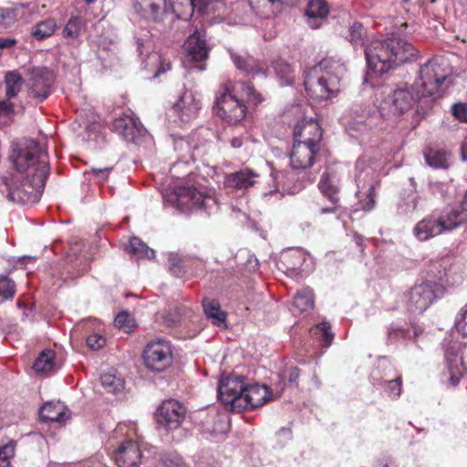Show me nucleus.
<instances>
[{
  "label": "nucleus",
  "mask_w": 467,
  "mask_h": 467,
  "mask_svg": "<svg viewBox=\"0 0 467 467\" xmlns=\"http://www.w3.org/2000/svg\"><path fill=\"white\" fill-rule=\"evenodd\" d=\"M433 274L437 282H425L415 285L406 294V307L411 313H423L439 296L446 286L453 285L459 279L450 258H441L433 264Z\"/></svg>",
  "instance_id": "2"
},
{
  "label": "nucleus",
  "mask_w": 467,
  "mask_h": 467,
  "mask_svg": "<svg viewBox=\"0 0 467 467\" xmlns=\"http://www.w3.org/2000/svg\"><path fill=\"white\" fill-rule=\"evenodd\" d=\"M258 174L252 170L244 169L236 172L231 173L226 177V184L237 190H245L254 186L256 183Z\"/></svg>",
  "instance_id": "28"
},
{
  "label": "nucleus",
  "mask_w": 467,
  "mask_h": 467,
  "mask_svg": "<svg viewBox=\"0 0 467 467\" xmlns=\"http://www.w3.org/2000/svg\"><path fill=\"white\" fill-rule=\"evenodd\" d=\"M272 67L276 77L285 85H290L295 79V69L291 64L283 58H276L273 61Z\"/></svg>",
  "instance_id": "34"
},
{
  "label": "nucleus",
  "mask_w": 467,
  "mask_h": 467,
  "mask_svg": "<svg viewBox=\"0 0 467 467\" xmlns=\"http://www.w3.org/2000/svg\"><path fill=\"white\" fill-rule=\"evenodd\" d=\"M183 48L185 57L189 63H199L195 67L200 70H204L202 64L209 57L210 48L207 46L205 36L201 35L197 28L186 39Z\"/></svg>",
  "instance_id": "14"
},
{
  "label": "nucleus",
  "mask_w": 467,
  "mask_h": 467,
  "mask_svg": "<svg viewBox=\"0 0 467 467\" xmlns=\"http://www.w3.org/2000/svg\"><path fill=\"white\" fill-rule=\"evenodd\" d=\"M437 217L443 234L467 224V213L463 210L461 203L456 206L445 208L437 214Z\"/></svg>",
  "instance_id": "18"
},
{
  "label": "nucleus",
  "mask_w": 467,
  "mask_h": 467,
  "mask_svg": "<svg viewBox=\"0 0 467 467\" xmlns=\"http://www.w3.org/2000/svg\"><path fill=\"white\" fill-rule=\"evenodd\" d=\"M416 54V47L399 36L374 40L365 49L369 67L378 74L411 60Z\"/></svg>",
  "instance_id": "3"
},
{
  "label": "nucleus",
  "mask_w": 467,
  "mask_h": 467,
  "mask_svg": "<svg viewBox=\"0 0 467 467\" xmlns=\"http://www.w3.org/2000/svg\"><path fill=\"white\" fill-rule=\"evenodd\" d=\"M48 176L39 175L27 176L20 174H10L3 177V183L7 192L6 197L9 201L20 204L36 203L39 201L43 189Z\"/></svg>",
  "instance_id": "6"
},
{
  "label": "nucleus",
  "mask_w": 467,
  "mask_h": 467,
  "mask_svg": "<svg viewBox=\"0 0 467 467\" xmlns=\"http://www.w3.org/2000/svg\"><path fill=\"white\" fill-rule=\"evenodd\" d=\"M44 421L64 423L70 417L69 410L61 402H47L40 409Z\"/></svg>",
  "instance_id": "27"
},
{
  "label": "nucleus",
  "mask_w": 467,
  "mask_h": 467,
  "mask_svg": "<svg viewBox=\"0 0 467 467\" xmlns=\"http://www.w3.org/2000/svg\"><path fill=\"white\" fill-rule=\"evenodd\" d=\"M234 63L240 71L245 73L247 76H254L265 72V65L250 56H236L234 57Z\"/></svg>",
  "instance_id": "29"
},
{
  "label": "nucleus",
  "mask_w": 467,
  "mask_h": 467,
  "mask_svg": "<svg viewBox=\"0 0 467 467\" xmlns=\"http://www.w3.org/2000/svg\"><path fill=\"white\" fill-rule=\"evenodd\" d=\"M202 307L206 317L211 319L213 325L220 327L226 321V313L221 309L217 299H203Z\"/></svg>",
  "instance_id": "30"
},
{
  "label": "nucleus",
  "mask_w": 467,
  "mask_h": 467,
  "mask_svg": "<svg viewBox=\"0 0 467 467\" xmlns=\"http://www.w3.org/2000/svg\"><path fill=\"white\" fill-rule=\"evenodd\" d=\"M171 201L182 211H208L216 205L211 195L197 191L195 187L178 185L171 194Z\"/></svg>",
  "instance_id": "8"
},
{
  "label": "nucleus",
  "mask_w": 467,
  "mask_h": 467,
  "mask_svg": "<svg viewBox=\"0 0 467 467\" xmlns=\"http://www.w3.org/2000/svg\"><path fill=\"white\" fill-rule=\"evenodd\" d=\"M192 9L201 15L210 14L223 7V4L220 1H208V0H191Z\"/></svg>",
  "instance_id": "43"
},
{
  "label": "nucleus",
  "mask_w": 467,
  "mask_h": 467,
  "mask_svg": "<svg viewBox=\"0 0 467 467\" xmlns=\"http://www.w3.org/2000/svg\"><path fill=\"white\" fill-rule=\"evenodd\" d=\"M141 358L148 370L152 372H163L173 362L172 345L164 337H156L148 341L145 345Z\"/></svg>",
  "instance_id": "7"
},
{
  "label": "nucleus",
  "mask_w": 467,
  "mask_h": 467,
  "mask_svg": "<svg viewBox=\"0 0 467 467\" xmlns=\"http://www.w3.org/2000/svg\"><path fill=\"white\" fill-rule=\"evenodd\" d=\"M28 96L37 103L46 100L53 91L55 72L47 67H34L28 72Z\"/></svg>",
  "instance_id": "10"
},
{
  "label": "nucleus",
  "mask_w": 467,
  "mask_h": 467,
  "mask_svg": "<svg viewBox=\"0 0 467 467\" xmlns=\"http://www.w3.org/2000/svg\"><path fill=\"white\" fill-rule=\"evenodd\" d=\"M409 335V331L400 327H396L394 325H391L388 328V336L389 341H396L398 338L402 337L405 338Z\"/></svg>",
  "instance_id": "56"
},
{
  "label": "nucleus",
  "mask_w": 467,
  "mask_h": 467,
  "mask_svg": "<svg viewBox=\"0 0 467 467\" xmlns=\"http://www.w3.org/2000/svg\"><path fill=\"white\" fill-rule=\"evenodd\" d=\"M17 43L15 37H0V51L3 49H8L14 47Z\"/></svg>",
  "instance_id": "60"
},
{
  "label": "nucleus",
  "mask_w": 467,
  "mask_h": 467,
  "mask_svg": "<svg viewBox=\"0 0 467 467\" xmlns=\"http://www.w3.org/2000/svg\"><path fill=\"white\" fill-rule=\"evenodd\" d=\"M230 142L233 148L237 149L243 145L244 140L242 137H234Z\"/></svg>",
  "instance_id": "61"
},
{
  "label": "nucleus",
  "mask_w": 467,
  "mask_h": 467,
  "mask_svg": "<svg viewBox=\"0 0 467 467\" xmlns=\"http://www.w3.org/2000/svg\"><path fill=\"white\" fill-rule=\"evenodd\" d=\"M16 294V284L6 275H0V297L12 299Z\"/></svg>",
  "instance_id": "47"
},
{
  "label": "nucleus",
  "mask_w": 467,
  "mask_h": 467,
  "mask_svg": "<svg viewBox=\"0 0 467 467\" xmlns=\"http://www.w3.org/2000/svg\"><path fill=\"white\" fill-rule=\"evenodd\" d=\"M16 446V442L14 441H11L7 444H5L0 448V462H3L5 463V465L3 467L9 466V460L15 456Z\"/></svg>",
  "instance_id": "50"
},
{
  "label": "nucleus",
  "mask_w": 467,
  "mask_h": 467,
  "mask_svg": "<svg viewBox=\"0 0 467 467\" xmlns=\"http://www.w3.org/2000/svg\"><path fill=\"white\" fill-rule=\"evenodd\" d=\"M171 68V65L170 62L168 63H161V67H159V69L157 70L155 76H159L161 73H164L168 70H170Z\"/></svg>",
  "instance_id": "62"
},
{
  "label": "nucleus",
  "mask_w": 467,
  "mask_h": 467,
  "mask_svg": "<svg viewBox=\"0 0 467 467\" xmlns=\"http://www.w3.org/2000/svg\"><path fill=\"white\" fill-rule=\"evenodd\" d=\"M95 1H96V0H85V2H86L87 4H92V3H94Z\"/></svg>",
  "instance_id": "64"
},
{
  "label": "nucleus",
  "mask_w": 467,
  "mask_h": 467,
  "mask_svg": "<svg viewBox=\"0 0 467 467\" xmlns=\"http://www.w3.org/2000/svg\"><path fill=\"white\" fill-rule=\"evenodd\" d=\"M264 100V96L250 82L227 80L217 92L215 105L218 115L227 123L234 125L244 119L246 103L257 106Z\"/></svg>",
  "instance_id": "1"
},
{
  "label": "nucleus",
  "mask_w": 467,
  "mask_h": 467,
  "mask_svg": "<svg viewBox=\"0 0 467 467\" xmlns=\"http://www.w3.org/2000/svg\"><path fill=\"white\" fill-rule=\"evenodd\" d=\"M112 129L130 142H137L146 132L140 120L128 114H123L114 119Z\"/></svg>",
  "instance_id": "17"
},
{
  "label": "nucleus",
  "mask_w": 467,
  "mask_h": 467,
  "mask_svg": "<svg viewBox=\"0 0 467 467\" xmlns=\"http://www.w3.org/2000/svg\"><path fill=\"white\" fill-rule=\"evenodd\" d=\"M304 262L305 255L302 251L290 249L281 254L278 268L289 276H298Z\"/></svg>",
  "instance_id": "22"
},
{
  "label": "nucleus",
  "mask_w": 467,
  "mask_h": 467,
  "mask_svg": "<svg viewBox=\"0 0 467 467\" xmlns=\"http://www.w3.org/2000/svg\"><path fill=\"white\" fill-rule=\"evenodd\" d=\"M100 382L104 389L109 393H117L123 389L124 381L111 373H104L100 376Z\"/></svg>",
  "instance_id": "41"
},
{
  "label": "nucleus",
  "mask_w": 467,
  "mask_h": 467,
  "mask_svg": "<svg viewBox=\"0 0 467 467\" xmlns=\"http://www.w3.org/2000/svg\"><path fill=\"white\" fill-rule=\"evenodd\" d=\"M113 169V164L105 166H92L90 168L89 173H91L95 178L104 182L109 178Z\"/></svg>",
  "instance_id": "52"
},
{
  "label": "nucleus",
  "mask_w": 467,
  "mask_h": 467,
  "mask_svg": "<svg viewBox=\"0 0 467 467\" xmlns=\"http://www.w3.org/2000/svg\"><path fill=\"white\" fill-rule=\"evenodd\" d=\"M16 174L27 176L32 175L49 176V165L47 153L42 150L40 144L32 139H22L13 141L8 155Z\"/></svg>",
  "instance_id": "4"
},
{
  "label": "nucleus",
  "mask_w": 467,
  "mask_h": 467,
  "mask_svg": "<svg viewBox=\"0 0 467 467\" xmlns=\"http://www.w3.org/2000/svg\"><path fill=\"white\" fill-rule=\"evenodd\" d=\"M245 379L242 376H229L223 379L218 386V396L224 404H230L237 411L243 393L246 388Z\"/></svg>",
  "instance_id": "12"
},
{
  "label": "nucleus",
  "mask_w": 467,
  "mask_h": 467,
  "mask_svg": "<svg viewBox=\"0 0 467 467\" xmlns=\"http://www.w3.org/2000/svg\"><path fill=\"white\" fill-rule=\"evenodd\" d=\"M130 252L148 259H151L155 256L154 250L150 249L145 244L141 243L139 238L135 237L130 241Z\"/></svg>",
  "instance_id": "44"
},
{
  "label": "nucleus",
  "mask_w": 467,
  "mask_h": 467,
  "mask_svg": "<svg viewBox=\"0 0 467 467\" xmlns=\"http://www.w3.org/2000/svg\"><path fill=\"white\" fill-rule=\"evenodd\" d=\"M15 104L6 98L0 99V119L5 118L11 120L15 115Z\"/></svg>",
  "instance_id": "53"
},
{
  "label": "nucleus",
  "mask_w": 467,
  "mask_h": 467,
  "mask_svg": "<svg viewBox=\"0 0 467 467\" xmlns=\"http://www.w3.org/2000/svg\"><path fill=\"white\" fill-rule=\"evenodd\" d=\"M57 28V20L55 18L49 17L36 23L32 28L31 35L36 40H44L51 36Z\"/></svg>",
  "instance_id": "36"
},
{
  "label": "nucleus",
  "mask_w": 467,
  "mask_h": 467,
  "mask_svg": "<svg viewBox=\"0 0 467 467\" xmlns=\"http://www.w3.org/2000/svg\"><path fill=\"white\" fill-rule=\"evenodd\" d=\"M5 98L12 99L16 98L21 91L24 79L16 71H8L5 75Z\"/></svg>",
  "instance_id": "33"
},
{
  "label": "nucleus",
  "mask_w": 467,
  "mask_h": 467,
  "mask_svg": "<svg viewBox=\"0 0 467 467\" xmlns=\"http://www.w3.org/2000/svg\"><path fill=\"white\" fill-rule=\"evenodd\" d=\"M440 225L437 214H430L415 224L413 228L414 236L419 241L424 242L432 237L442 234L443 232Z\"/></svg>",
  "instance_id": "23"
},
{
  "label": "nucleus",
  "mask_w": 467,
  "mask_h": 467,
  "mask_svg": "<svg viewBox=\"0 0 467 467\" xmlns=\"http://www.w3.org/2000/svg\"><path fill=\"white\" fill-rule=\"evenodd\" d=\"M114 457L119 467H136L140 462L141 451L136 441L127 440L116 450Z\"/></svg>",
  "instance_id": "20"
},
{
  "label": "nucleus",
  "mask_w": 467,
  "mask_h": 467,
  "mask_svg": "<svg viewBox=\"0 0 467 467\" xmlns=\"http://www.w3.org/2000/svg\"><path fill=\"white\" fill-rule=\"evenodd\" d=\"M86 26V21L82 16H71L63 29V36L66 38L76 39L79 36Z\"/></svg>",
  "instance_id": "37"
},
{
  "label": "nucleus",
  "mask_w": 467,
  "mask_h": 467,
  "mask_svg": "<svg viewBox=\"0 0 467 467\" xmlns=\"http://www.w3.org/2000/svg\"><path fill=\"white\" fill-rule=\"evenodd\" d=\"M367 35V30L363 26L360 22L355 21L353 22L348 28V35L347 36V39L354 46V47H365V36Z\"/></svg>",
  "instance_id": "40"
},
{
  "label": "nucleus",
  "mask_w": 467,
  "mask_h": 467,
  "mask_svg": "<svg viewBox=\"0 0 467 467\" xmlns=\"http://www.w3.org/2000/svg\"><path fill=\"white\" fill-rule=\"evenodd\" d=\"M293 305L300 313L313 309L315 305L313 290L309 287L298 290L294 296Z\"/></svg>",
  "instance_id": "35"
},
{
  "label": "nucleus",
  "mask_w": 467,
  "mask_h": 467,
  "mask_svg": "<svg viewBox=\"0 0 467 467\" xmlns=\"http://www.w3.org/2000/svg\"><path fill=\"white\" fill-rule=\"evenodd\" d=\"M323 147L294 141L290 152L292 168L306 170L311 168L321 158Z\"/></svg>",
  "instance_id": "13"
},
{
  "label": "nucleus",
  "mask_w": 467,
  "mask_h": 467,
  "mask_svg": "<svg viewBox=\"0 0 467 467\" xmlns=\"http://www.w3.org/2000/svg\"><path fill=\"white\" fill-rule=\"evenodd\" d=\"M55 353L51 349L43 350L33 364V368L36 373H47L53 368V360Z\"/></svg>",
  "instance_id": "38"
},
{
  "label": "nucleus",
  "mask_w": 467,
  "mask_h": 467,
  "mask_svg": "<svg viewBox=\"0 0 467 467\" xmlns=\"http://www.w3.org/2000/svg\"><path fill=\"white\" fill-rule=\"evenodd\" d=\"M86 342L88 348H90L93 350H98L105 346L106 338L102 335L95 333L89 335L87 337Z\"/></svg>",
  "instance_id": "54"
},
{
  "label": "nucleus",
  "mask_w": 467,
  "mask_h": 467,
  "mask_svg": "<svg viewBox=\"0 0 467 467\" xmlns=\"http://www.w3.org/2000/svg\"><path fill=\"white\" fill-rule=\"evenodd\" d=\"M129 320V315L126 312H120L114 320L115 326L122 328L127 326V322Z\"/></svg>",
  "instance_id": "59"
},
{
  "label": "nucleus",
  "mask_w": 467,
  "mask_h": 467,
  "mask_svg": "<svg viewBox=\"0 0 467 467\" xmlns=\"http://www.w3.org/2000/svg\"><path fill=\"white\" fill-rule=\"evenodd\" d=\"M161 462L165 467H187L182 457L176 453L163 455Z\"/></svg>",
  "instance_id": "51"
},
{
  "label": "nucleus",
  "mask_w": 467,
  "mask_h": 467,
  "mask_svg": "<svg viewBox=\"0 0 467 467\" xmlns=\"http://www.w3.org/2000/svg\"><path fill=\"white\" fill-rule=\"evenodd\" d=\"M271 400L270 389L265 385L254 383L246 385L243 393V399L240 401L241 406H238L237 411L252 410L260 406H263Z\"/></svg>",
  "instance_id": "16"
},
{
  "label": "nucleus",
  "mask_w": 467,
  "mask_h": 467,
  "mask_svg": "<svg viewBox=\"0 0 467 467\" xmlns=\"http://www.w3.org/2000/svg\"><path fill=\"white\" fill-rule=\"evenodd\" d=\"M300 371L295 366H286L280 373V379L285 384L297 387Z\"/></svg>",
  "instance_id": "45"
},
{
  "label": "nucleus",
  "mask_w": 467,
  "mask_h": 467,
  "mask_svg": "<svg viewBox=\"0 0 467 467\" xmlns=\"http://www.w3.org/2000/svg\"><path fill=\"white\" fill-rule=\"evenodd\" d=\"M456 326L458 330L462 331L463 334L467 335V304H466V309L462 314V317L457 320Z\"/></svg>",
  "instance_id": "58"
},
{
  "label": "nucleus",
  "mask_w": 467,
  "mask_h": 467,
  "mask_svg": "<svg viewBox=\"0 0 467 467\" xmlns=\"http://www.w3.org/2000/svg\"><path fill=\"white\" fill-rule=\"evenodd\" d=\"M163 2V0H134L133 7L141 17L158 22L161 20L164 14Z\"/></svg>",
  "instance_id": "25"
},
{
  "label": "nucleus",
  "mask_w": 467,
  "mask_h": 467,
  "mask_svg": "<svg viewBox=\"0 0 467 467\" xmlns=\"http://www.w3.org/2000/svg\"><path fill=\"white\" fill-rule=\"evenodd\" d=\"M185 407L175 400L161 402L155 413L157 422L167 430H176L185 418Z\"/></svg>",
  "instance_id": "11"
},
{
  "label": "nucleus",
  "mask_w": 467,
  "mask_h": 467,
  "mask_svg": "<svg viewBox=\"0 0 467 467\" xmlns=\"http://www.w3.org/2000/svg\"><path fill=\"white\" fill-rule=\"evenodd\" d=\"M318 189L329 202L330 204L326 207H320V213H334L337 212L340 197L339 188L334 183L327 172H324L318 182Z\"/></svg>",
  "instance_id": "21"
},
{
  "label": "nucleus",
  "mask_w": 467,
  "mask_h": 467,
  "mask_svg": "<svg viewBox=\"0 0 467 467\" xmlns=\"http://www.w3.org/2000/svg\"><path fill=\"white\" fill-rule=\"evenodd\" d=\"M329 13V5L326 0H309L306 15L309 18H326Z\"/></svg>",
  "instance_id": "39"
},
{
  "label": "nucleus",
  "mask_w": 467,
  "mask_h": 467,
  "mask_svg": "<svg viewBox=\"0 0 467 467\" xmlns=\"http://www.w3.org/2000/svg\"><path fill=\"white\" fill-rule=\"evenodd\" d=\"M317 332L324 347L327 348L332 344L335 335L332 333L331 326L328 322L323 321L317 325Z\"/></svg>",
  "instance_id": "46"
},
{
  "label": "nucleus",
  "mask_w": 467,
  "mask_h": 467,
  "mask_svg": "<svg viewBox=\"0 0 467 467\" xmlns=\"http://www.w3.org/2000/svg\"><path fill=\"white\" fill-rule=\"evenodd\" d=\"M345 67L339 61L326 57L318 68L310 73L305 80V89L310 99L316 101L326 100L338 94L340 81Z\"/></svg>",
  "instance_id": "5"
},
{
  "label": "nucleus",
  "mask_w": 467,
  "mask_h": 467,
  "mask_svg": "<svg viewBox=\"0 0 467 467\" xmlns=\"http://www.w3.org/2000/svg\"><path fill=\"white\" fill-rule=\"evenodd\" d=\"M451 153L443 149L428 148L424 150L426 163L435 169H448V156Z\"/></svg>",
  "instance_id": "31"
},
{
  "label": "nucleus",
  "mask_w": 467,
  "mask_h": 467,
  "mask_svg": "<svg viewBox=\"0 0 467 467\" xmlns=\"http://www.w3.org/2000/svg\"><path fill=\"white\" fill-rule=\"evenodd\" d=\"M294 141L324 146L323 130L317 120L314 119H303L294 128Z\"/></svg>",
  "instance_id": "15"
},
{
  "label": "nucleus",
  "mask_w": 467,
  "mask_h": 467,
  "mask_svg": "<svg viewBox=\"0 0 467 467\" xmlns=\"http://www.w3.org/2000/svg\"><path fill=\"white\" fill-rule=\"evenodd\" d=\"M173 109L182 122L196 119L201 109V100L191 91H185L174 104Z\"/></svg>",
  "instance_id": "19"
},
{
  "label": "nucleus",
  "mask_w": 467,
  "mask_h": 467,
  "mask_svg": "<svg viewBox=\"0 0 467 467\" xmlns=\"http://www.w3.org/2000/svg\"><path fill=\"white\" fill-rule=\"evenodd\" d=\"M447 78V73L436 59H431L420 69V83L417 97H431L436 94Z\"/></svg>",
  "instance_id": "9"
},
{
  "label": "nucleus",
  "mask_w": 467,
  "mask_h": 467,
  "mask_svg": "<svg viewBox=\"0 0 467 467\" xmlns=\"http://www.w3.org/2000/svg\"><path fill=\"white\" fill-rule=\"evenodd\" d=\"M415 101L416 99L410 88H399L392 93L390 110L394 115H401L410 110Z\"/></svg>",
  "instance_id": "24"
},
{
  "label": "nucleus",
  "mask_w": 467,
  "mask_h": 467,
  "mask_svg": "<svg viewBox=\"0 0 467 467\" xmlns=\"http://www.w3.org/2000/svg\"><path fill=\"white\" fill-rule=\"evenodd\" d=\"M190 262L191 260L182 258L177 254L171 255L169 258L170 272L176 277H182L188 273L187 266Z\"/></svg>",
  "instance_id": "42"
},
{
  "label": "nucleus",
  "mask_w": 467,
  "mask_h": 467,
  "mask_svg": "<svg viewBox=\"0 0 467 467\" xmlns=\"http://www.w3.org/2000/svg\"><path fill=\"white\" fill-rule=\"evenodd\" d=\"M378 182L369 186L364 199L359 201L360 209L369 212L375 208L376 205V186Z\"/></svg>",
  "instance_id": "48"
},
{
  "label": "nucleus",
  "mask_w": 467,
  "mask_h": 467,
  "mask_svg": "<svg viewBox=\"0 0 467 467\" xmlns=\"http://www.w3.org/2000/svg\"><path fill=\"white\" fill-rule=\"evenodd\" d=\"M465 371L466 367L462 357L457 353L447 352L444 376L447 378L448 382L452 386H456Z\"/></svg>",
  "instance_id": "26"
},
{
  "label": "nucleus",
  "mask_w": 467,
  "mask_h": 467,
  "mask_svg": "<svg viewBox=\"0 0 467 467\" xmlns=\"http://www.w3.org/2000/svg\"><path fill=\"white\" fill-rule=\"evenodd\" d=\"M451 113L456 120L467 124V103L457 102L451 107Z\"/></svg>",
  "instance_id": "49"
},
{
  "label": "nucleus",
  "mask_w": 467,
  "mask_h": 467,
  "mask_svg": "<svg viewBox=\"0 0 467 467\" xmlns=\"http://www.w3.org/2000/svg\"><path fill=\"white\" fill-rule=\"evenodd\" d=\"M387 390L389 395L393 398L400 397L401 393V377H398L395 379L386 381Z\"/></svg>",
  "instance_id": "55"
},
{
  "label": "nucleus",
  "mask_w": 467,
  "mask_h": 467,
  "mask_svg": "<svg viewBox=\"0 0 467 467\" xmlns=\"http://www.w3.org/2000/svg\"><path fill=\"white\" fill-rule=\"evenodd\" d=\"M249 5L254 13L264 18H268L278 11L280 0H249Z\"/></svg>",
  "instance_id": "32"
},
{
  "label": "nucleus",
  "mask_w": 467,
  "mask_h": 467,
  "mask_svg": "<svg viewBox=\"0 0 467 467\" xmlns=\"http://www.w3.org/2000/svg\"><path fill=\"white\" fill-rule=\"evenodd\" d=\"M461 155L463 161L467 160V137L463 140L462 143Z\"/></svg>",
  "instance_id": "63"
},
{
  "label": "nucleus",
  "mask_w": 467,
  "mask_h": 467,
  "mask_svg": "<svg viewBox=\"0 0 467 467\" xmlns=\"http://www.w3.org/2000/svg\"><path fill=\"white\" fill-rule=\"evenodd\" d=\"M14 11L0 7V26H7L14 21Z\"/></svg>",
  "instance_id": "57"
}]
</instances>
